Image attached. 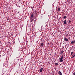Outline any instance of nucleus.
I'll use <instances>...</instances> for the list:
<instances>
[{
  "label": "nucleus",
  "mask_w": 75,
  "mask_h": 75,
  "mask_svg": "<svg viewBox=\"0 0 75 75\" xmlns=\"http://www.w3.org/2000/svg\"><path fill=\"white\" fill-rule=\"evenodd\" d=\"M64 52V51L63 50L60 53V54H62V53H63V52Z\"/></svg>",
  "instance_id": "6e6552de"
},
{
  "label": "nucleus",
  "mask_w": 75,
  "mask_h": 75,
  "mask_svg": "<svg viewBox=\"0 0 75 75\" xmlns=\"http://www.w3.org/2000/svg\"><path fill=\"white\" fill-rule=\"evenodd\" d=\"M42 70H43V68H41V69H40V72H42Z\"/></svg>",
  "instance_id": "7ed1b4c3"
},
{
  "label": "nucleus",
  "mask_w": 75,
  "mask_h": 75,
  "mask_svg": "<svg viewBox=\"0 0 75 75\" xmlns=\"http://www.w3.org/2000/svg\"><path fill=\"white\" fill-rule=\"evenodd\" d=\"M18 59H15L14 60V62H16H16H18Z\"/></svg>",
  "instance_id": "20e7f679"
},
{
  "label": "nucleus",
  "mask_w": 75,
  "mask_h": 75,
  "mask_svg": "<svg viewBox=\"0 0 75 75\" xmlns=\"http://www.w3.org/2000/svg\"><path fill=\"white\" fill-rule=\"evenodd\" d=\"M73 54H74V53H73V52H71V55H73Z\"/></svg>",
  "instance_id": "2eb2a0df"
},
{
  "label": "nucleus",
  "mask_w": 75,
  "mask_h": 75,
  "mask_svg": "<svg viewBox=\"0 0 75 75\" xmlns=\"http://www.w3.org/2000/svg\"><path fill=\"white\" fill-rule=\"evenodd\" d=\"M71 21H69V23H71Z\"/></svg>",
  "instance_id": "f3484780"
},
{
  "label": "nucleus",
  "mask_w": 75,
  "mask_h": 75,
  "mask_svg": "<svg viewBox=\"0 0 75 75\" xmlns=\"http://www.w3.org/2000/svg\"><path fill=\"white\" fill-rule=\"evenodd\" d=\"M7 20H8V18H7Z\"/></svg>",
  "instance_id": "6ab92c4d"
},
{
  "label": "nucleus",
  "mask_w": 75,
  "mask_h": 75,
  "mask_svg": "<svg viewBox=\"0 0 75 75\" xmlns=\"http://www.w3.org/2000/svg\"><path fill=\"white\" fill-rule=\"evenodd\" d=\"M75 53H74V56H73V57L72 58H74V57H75Z\"/></svg>",
  "instance_id": "4468645a"
},
{
  "label": "nucleus",
  "mask_w": 75,
  "mask_h": 75,
  "mask_svg": "<svg viewBox=\"0 0 75 75\" xmlns=\"http://www.w3.org/2000/svg\"><path fill=\"white\" fill-rule=\"evenodd\" d=\"M34 17V14L33 13H32L31 15V17Z\"/></svg>",
  "instance_id": "9d476101"
},
{
  "label": "nucleus",
  "mask_w": 75,
  "mask_h": 75,
  "mask_svg": "<svg viewBox=\"0 0 75 75\" xmlns=\"http://www.w3.org/2000/svg\"><path fill=\"white\" fill-rule=\"evenodd\" d=\"M40 45H41V47H42L44 46V43H40Z\"/></svg>",
  "instance_id": "423d86ee"
},
{
  "label": "nucleus",
  "mask_w": 75,
  "mask_h": 75,
  "mask_svg": "<svg viewBox=\"0 0 75 75\" xmlns=\"http://www.w3.org/2000/svg\"><path fill=\"white\" fill-rule=\"evenodd\" d=\"M60 10H61V9L60 8H58V11H60Z\"/></svg>",
  "instance_id": "ddd939ff"
},
{
  "label": "nucleus",
  "mask_w": 75,
  "mask_h": 75,
  "mask_svg": "<svg viewBox=\"0 0 75 75\" xmlns=\"http://www.w3.org/2000/svg\"><path fill=\"white\" fill-rule=\"evenodd\" d=\"M58 74L59 75H62V73L61 72V71H59L58 72Z\"/></svg>",
  "instance_id": "f03ea898"
},
{
  "label": "nucleus",
  "mask_w": 75,
  "mask_h": 75,
  "mask_svg": "<svg viewBox=\"0 0 75 75\" xmlns=\"http://www.w3.org/2000/svg\"><path fill=\"white\" fill-rule=\"evenodd\" d=\"M66 20H65L64 22V24H66Z\"/></svg>",
  "instance_id": "9b49d317"
},
{
  "label": "nucleus",
  "mask_w": 75,
  "mask_h": 75,
  "mask_svg": "<svg viewBox=\"0 0 75 75\" xmlns=\"http://www.w3.org/2000/svg\"><path fill=\"white\" fill-rule=\"evenodd\" d=\"M55 65H58V64L57 63H56L55 64Z\"/></svg>",
  "instance_id": "dca6fc26"
},
{
  "label": "nucleus",
  "mask_w": 75,
  "mask_h": 75,
  "mask_svg": "<svg viewBox=\"0 0 75 75\" xmlns=\"http://www.w3.org/2000/svg\"><path fill=\"white\" fill-rule=\"evenodd\" d=\"M73 75H75V72H74V73L73 74Z\"/></svg>",
  "instance_id": "a211bd4d"
},
{
  "label": "nucleus",
  "mask_w": 75,
  "mask_h": 75,
  "mask_svg": "<svg viewBox=\"0 0 75 75\" xmlns=\"http://www.w3.org/2000/svg\"><path fill=\"white\" fill-rule=\"evenodd\" d=\"M18 13H19V12H18Z\"/></svg>",
  "instance_id": "aec40b11"
},
{
  "label": "nucleus",
  "mask_w": 75,
  "mask_h": 75,
  "mask_svg": "<svg viewBox=\"0 0 75 75\" xmlns=\"http://www.w3.org/2000/svg\"><path fill=\"white\" fill-rule=\"evenodd\" d=\"M63 56H62L61 57V58H60V59L59 61L60 62H62L63 61Z\"/></svg>",
  "instance_id": "f257e3e1"
},
{
  "label": "nucleus",
  "mask_w": 75,
  "mask_h": 75,
  "mask_svg": "<svg viewBox=\"0 0 75 75\" xmlns=\"http://www.w3.org/2000/svg\"><path fill=\"white\" fill-rule=\"evenodd\" d=\"M67 18V16H64V17H63V18H64V19L65 18Z\"/></svg>",
  "instance_id": "f8f14e48"
},
{
  "label": "nucleus",
  "mask_w": 75,
  "mask_h": 75,
  "mask_svg": "<svg viewBox=\"0 0 75 75\" xmlns=\"http://www.w3.org/2000/svg\"><path fill=\"white\" fill-rule=\"evenodd\" d=\"M64 40H65V41H68V39L67 38H65Z\"/></svg>",
  "instance_id": "0eeeda50"
},
{
  "label": "nucleus",
  "mask_w": 75,
  "mask_h": 75,
  "mask_svg": "<svg viewBox=\"0 0 75 75\" xmlns=\"http://www.w3.org/2000/svg\"><path fill=\"white\" fill-rule=\"evenodd\" d=\"M33 19H30V21H31V22H33Z\"/></svg>",
  "instance_id": "1a4fd4ad"
},
{
  "label": "nucleus",
  "mask_w": 75,
  "mask_h": 75,
  "mask_svg": "<svg viewBox=\"0 0 75 75\" xmlns=\"http://www.w3.org/2000/svg\"><path fill=\"white\" fill-rule=\"evenodd\" d=\"M71 43L72 44H74V43H75V40H74L73 41H71Z\"/></svg>",
  "instance_id": "39448f33"
}]
</instances>
